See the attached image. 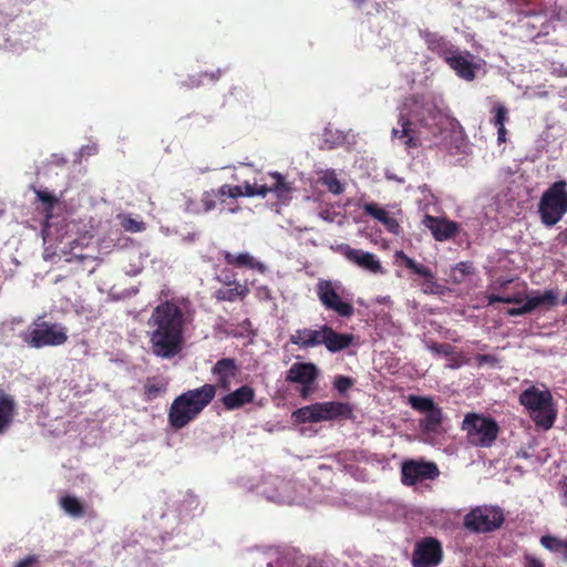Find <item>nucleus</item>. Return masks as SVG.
I'll return each mask as SVG.
<instances>
[{"label": "nucleus", "instance_id": "obj_27", "mask_svg": "<svg viewBox=\"0 0 567 567\" xmlns=\"http://www.w3.org/2000/svg\"><path fill=\"white\" fill-rule=\"evenodd\" d=\"M224 257L228 265H233L236 267H246L249 269H254L260 274H265L268 270L267 266L262 261L257 260L252 255H250L247 251L239 254L225 252Z\"/></svg>", "mask_w": 567, "mask_h": 567}, {"label": "nucleus", "instance_id": "obj_35", "mask_svg": "<svg viewBox=\"0 0 567 567\" xmlns=\"http://www.w3.org/2000/svg\"><path fill=\"white\" fill-rule=\"evenodd\" d=\"M21 327L22 320L20 318H12L1 323L0 333L8 341H10V339L16 334L20 336L23 339V334L25 332L21 331Z\"/></svg>", "mask_w": 567, "mask_h": 567}, {"label": "nucleus", "instance_id": "obj_31", "mask_svg": "<svg viewBox=\"0 0 567 567\" xmlns=\"http://www.w3.org/2000/svg\"><path fill=\"white\" fill-rule=\"evenodd\" d=\"M61 508L73 518H81L85 514L84 504L75 496L65 495L60 498Z\"/></svg>", "mask_w": 567, "mask_h": 567}, {"label": "nucleus", "instance_id": "obj_25", "mask_svg": "<svg viewBox=\"0 0 567 567\" xmlns=\"http://www.w3.org/2000/svg\"><path fill=\"white\" fill-rule=\"evenodd\" d=\"M323 340L322 344L326 349L331 353H336L349 348L353 343L354 337L349 333H339L327 326Z\"/></svg>", "mask_w": 567, "mask_h": 567}, {"label": "nucleus", "instance_id": "obj_32", "mask_svg": "<svg viewBox=\"0 0 567 567\" xmlns=\"http://www.w3.org/2000/svg\"><path fill=\"white\" fill-rule=\"evenodd\" d=\"M319 183L324 185L333 195H340L344 192L343 184L339 181L334 169H323L320 172Z\"/></svg>", "mask_w": 567, "mask_h": 567}, {"label": "nucleus", "instance_id": "obj_41", "mask_svg": "<svg viewBox=\"0 0 567 567\" xmlns=\"http://www.w3.org/2000/svg\"><path fill=\"white\" fill-rule=\"evenodd\" d=\"M219 197L239 198L241 197V186L224 184L218 189Z\"/></svg>", "mask_w": 567, "mask_h": 567}, {"label": "nucleus", "instance_id": "obj_11", "mask_svg": "<svg viewBox=\"0 0 567 567\" xmlns=\"http://www.w3.org/2000/svg\"><path fill=\"white\" fill-rule=\"evenodd\" d=\"M504 523V514L496 506H478L464 517V526L476 533H487L497 529Z\"/></svg>", "mask_w": 567, "mask_h": 567}, {"label": "nucleus", "instance_id": "obj_12", "mask_svg": "<svg viewBox=\"0 0 567 567\" xmlns=\"http://www.w3.org/2000/svg\"><path fill=\"white\" fill-rule=\"evenodd\" d=\"M446 63L457 76L465 81H473L484 66V61L481 58L458 48L447 58Z\"/></svg>", "mask_w": 567, "mask_h": 567}, {"label": "nucleus", "instance_id": "obj_50", "mask_svg": "<svg viewBox=\"0 0 567 567\" xmlns=\"http://www.w3.org/2000/svg\"><path fill=\"white\" fill-rule=\"evenodd\" d=\"M16 567H39V561L37 556L32 555L20 560Z\"/></svg>", "mask_w": 567, "mask_h": 567}, {"label": "nucleus", "instance_id": "obj_5", "mask_svg": "<svg viewBox=\"0 0 567 567\" xmlns=\"http://www.w3.org/2000/svg\"><path fill=\"white\" fill-rule=\"evenodd\" d=\"M316 293L328 311H332L342 318H350L354 313L351 295L338 280L319 279L316 285Z\"/></svg>", "mask_w": 567, "mask_h": 567}, {"label": "nucleus", "instance_id": "obj_2", "mask_svg": "<svg viewBox=\"0 0 567 567\" xmlns=\"http://www.w3.org/2000/svg\"><path fill=\"white\" fill-rule=\"evenodd\" d=\"M412 121L433 131V144L449 148L446 138L454 127V121L445 115L427 96H413L404 101L399 109V127L391 131L392 140H398L406 150L421 145L420 138L411 128Z\"/></svg>", "mask_w": 567, "mask_h": 567}, {"label": "nucleus", "instance_id": "obj_56", "mask_svg": "<svg viewBox=\"0 0 567 567\" xmlns=\"http://www.w3.org/2000/svg\"><path fill=\"white\" fill-rule=\"evenodd\" d=\"M563 497L564 503L567 505V477L563 481Z\"/></svg>", "mask_w": 567, "mask_h": 567}, {"label": "nucleus", "instance_id": "obj_4", "mask_svg": "<svg viewBox=\"0 0 567 567\" xmlns=\"http://www.w3.org/2000/svg\"><path fill=\"white\" fill-rule=\"evenodd\" d=\"M519 403L528 411L530 417L538 426L545 430L553 426L556 412L549 390H540L530 385L520 393Z\"/></svg>", "mask_w": 567, "mask_h": 567}, {"label": "nucleus", "instance_id": "obj_52", "mask_svg": "<svg viewBox=\"0 0 567 567\" xmlns=\"http://www.w3.org/2000/svg\"><path fill=\"white\" fill-rule=\"evenodd\" d=\"M161 392V388L153 383L145 384V393L148 398H155Z\"/></svg>", "mask_w": 567, "mask_h": 567}, {"label": "nucleus", "instance_id": "obj_42", "mask_svg": "<svg viewBox=\"0 0 567 567\" xmlns=\"http://www.w3.org/2000/svg\"><path fill=\"white\" fill-rule=\"evenodd\" d=\"M218 193L215 190L205 192L202 196L204 212L208 213L217 207Z\"/></svg>", "mask_w": 567, "mask_h": 567}, {"label": "nucleus", "instance_id": "obj_46", "mask_svg": "<svg viewBox=\"0 0 567 567\" xmlns=\"http://www.w3.org/2000/svg\"><path fill=\"white\" fill-rule=\"evenodd\" d=\"M353 385V380L349 377L338 375L333 381V386L340 393L348 391Z\"/></svg>", "mask_w": 567, "mask_h": 567}, {"label": "nucleus", "instance_id": "obj_13", "mask_svg": "<svg viewBox=\"0 0 567 567\" xmlns=\"http://www.w3.org/2000/svg\"><path fill=\"white\" fill-rule=\"evenodd\" d=\"M401 474L402 483L412 486L427 480H435L440 475V471L433 462L411 460L402 464Z\"/></svg>", "mask_w": 567, "mask_h": 567}, {"label": "nucleus", "instance_id": "obj_38", "mask_svg": "<svg viewBox=\"0 0 567 567\" xmlns=\"http://www.w3.org/2000/svg\"><path fill=\"white\" fill-rule=\"evenodd\" d=\"M241 186V197H255L259 196L265 198L268 195L266 184L257 185L245 182Z\"/></svg>", "mask_w": 567, "mask_h": 567}, {"label": "nucleus", "instance_id": "obj_9", "mask_svg": "<svg viewBox=\"0 0 567 567\" xmlns=\"http://www.w3.org/2000/svg\"><path fill=\"white\" fill-rule=\"evenodd\" d=\"M462 429L467 433L468 442L475 446H491L498 433V425L493 419L475 413L464 417Z\"/></svg>", "mask_w": 567, "mask_h": 567}, {"label": "nucleus", "instance_id": "obj_48", "mask_svg": "<svg viewBox=\"0 0 567 567\" xmlns=\"http://www.w3.org/2000/svg\"><path fill=\"white\" fill-rule=\"evenodd\" d=\"M256 297L260 301H268V300H271V298H272L271 291H270V289L267 286H259V287H257V289H256Z\"/></svg>", "mask_w": 567, "mask_h": 567}, {"label": "nucleus", "instance_id": "obj_43", "mask_svg": "<svg viewBox=\"0 0 567 567\" xmlns=\"http://www.w3.org/2000/svg\"><path fill=\"white\" fill-rule=\"evenodd\" d=\"M122 227L130 233H140L145 229V224L130 216H125L122 219Z\"/></svg>", "mask_w": 567, "mask_h": 567}, {"label": "nucleus", "instance_id": "obj_18", "mask_svg": "<svg viewBox=\"0 0 567 567\" xmlns=\"http://www.w3.org/2000/svg\"><path fill=\"white\" fill-rule=\"evenodd\" d=\"M239 372V367L235 359L223 358L218 360L212 368V374L215 378L216 386L223 390H229L234 379Z\"/></svg>", "mask_w": 567, "mask_h": 567}, {"label": "nucleus", "instance_id": "obj_3", "mask_svg": "<svg viewBox=\"0 0 567 567\" xmlns=\"http://www.w3.org/2000/svg\"><path fill=\"white\" fill-rule=\"evenodd\" d=\"M215 396L216 385L210 383L183 392L174 399L169 406V425L175 430L185 427L203 412Z\"/></svg>", "mask_w": 567, "mask_h": 567}, {"label": "nucleus", "instance_id": "obj_44", "mask_svg": "<svg viewBox=\"0 0 567 567\" xmlns=\"http://www.w3.org/2000/svg\"><path fill=\"white\" fill-rule=\"evenodd\" d=\"M0 49L19 52L22 48L18 45L17 39L12 41L8 33L0 28Z\"/></svg>", "mask_w": 567, "mask_h": 567}, {"label": "nucleus", "instance_id": "obj_36", "mask_svg": "<svg viewBox=\"0 0 567 567\" xmlns=\"http://www.w3.org/2000/svg\"><path fill=\"white\" fill-rule=\"evenodd\" d=\"M442 421V411L436 405L434 409L425 413L424 419L421 421V426L429 432H435Z\"/></svg>", "mask_w": 567, "mask_h": 567}, {"label": "nucleus", "instance_id": "obj_54", "mask_svg": "<svg viewBox=\"0 0 567 567\" xmlns=\"http://www.w3.org/2000/svg\"><path fill=\"white\" fill-rule=\"evenodd\" d=\"M97 152L96 145H86L80 148L79 155L80 156H90Z\"/></svg>", "mask_w": 567, "mask_h": 567}, {"label": "nucleus", "instance_id": "obj_49", "mask_svg": "<svg viewBox=\"0 0 567 567\" xmlns=\"http://www.w3.org/2000/svg\"><path fill=\"white\" fill-rule=\"evenodd\" d=\"M429 349L434 352V353H439V354H450L451 353V346L450 344H437V343H433L431 346H429Z\"/></svg>", "mask_w": 567, "mask_h": 567}, {"label": "nucleus", "instance_id": "obj_24", "mask_svg": "<svg viewBox=\"0 0 567 567\" xmlns=\"http://www.w3.org/2000/svg\"><path fill=\"white\" fill-rule=\"evenodd\" d=\"M268 176L274 179V184L271 186L266 185V189L268 194L272 193L276 198L282 203H288L292 197L293 187L291 183H289L282 174L279 172H269Z\"/></svg>", "mask_w": 567, "mask_h": 567}, {"label": "nucleus", "instance_id": "obj_21", "mask_svg": "<svg viewBox=\"0 0 567 567\" xmlns=\"http://www.w3.org/2000/svg\"><path fill=\"white\" fill-rule=\"evenodd\" d=\"M256 392L250 385H241L240 388L227 393L221 398L224 408L234 411L251 403L255 400Z\"/></svg>", "mask_w": 567, "mask_h": 567}, {"label": "nucleus", "instance_id": "obj_45", "mask_svg": "<svg viewBox=\"0 0 567 567\" xmlns=\"http://www.w3.org/2000/svg\"><path fill=\"white\" fill-rule=\"evenodd\" d=\"M344 140V136L341 133L337 132V137L334 138L332 135V131L330 128H326L323 133V143L327 145L328 148H332L336 145L342 143Z\"/></svg>", "mask_w": 567, "mask_h": 567}, {"label": "nucleus", "instance_id": "obj_10", "mask_svg": "<svg viewBox=\"0 0 567 567\" xmlns=\"http://www.w3.org/2000/svg\"><path fill=\"white\" fill-rule=\"evenodd\" d=\"M256 491L258 495L275 503L291 504L300 499L297 484L278 476L266 477L256 486Z\"/></svg>", "mask_w": 567, "mask_h": 567}, {"label": "nucleus", "instance_id": "obj_17", "mask_svg": "<svg viewBox=\"0 0 567 567\" xmlns=\"http://www.w3.org/2000/svg\"><path fill=\"white\" fill-rule=\"evenodd\" d=\"M422 224L431 231L435 240L444 241L454 237L460 226L457 223L447 220L442 217H434L431 215H424Z\"/></svg>", "mask_w": 567, "mask_h": 567}, {"label": "nucleus", "instance_id": "obj_51", "mask_svg": "<svg viewBox=\"0 0 567 567\" xmlns=\"http://www.w3.org/2000/svg\"><path fill=\"white\" fill-rule=\"evenodd\" d=\"M525 313H529L528 311V307H526V305L524 303L522 307H518V308H509L507 310V315L511 316V317H515V316H522V315H525Z\"/></svg>", "mask_w": 567, "mask_h": 567}, {"label": "nucleus", "instance_id": "obj_6", "mask_svg": "<svg viewBox=\"0 0 567 567\" xmlns=\"http://www.w3.org/2000/svg\"><path fill=\"white\" fill-rule=\"evenodd\" d=\"M567 213V183L557 181L542 195L538 204V214L542 223L551 227Z\"/></svg>", "mask_w": 567, "mask_h": 567}, {"label": "nucleus", "instance_id": "obj_28", "mask_svg": "<svg viewBox=\"0 0 567 567\" xmlns=\"http://www.w3.org/2000/svg\"><path fill=\"white\" fill-rule=\"evenodd\" d=\"M558 303V293L553 289H547L544 292L532 293L526 297L525 305L528 307V311L532 312L535 309L548 306L554 307Z\"/></svg>", "mask_w": 567, "mask_h": 567}, {"label": "nucleus", "instance_id": "obj_53", "mask_svg": "<svg viewBox=\"0 0 567 567\" xmlns=\"http://www.w3.org/2000/svg\"><path fill=\"white\" fill-rule=\"evenodd\" d=\"M524 567H545V565L533 556H526Z\"/></svg>", "mask_w": 567, "mask_h": 567}, {"label": "nucleus", "instance_id": "obj_15", "mask_svg": "<svg viewBox=\"0 0 567 567\" xmlns=\"http://www.w3.org/2000/svg\"><path fill=\"white\" fill-rule=\"evenodd\" d=\"M318 377L319 369L315 363L296 362L287 371L286 381L300 384V395L306 399L315 391V381Z\"/></svg>", "mask_w": 567, "mask_h": 567}, {"label": "nucleus", "instance_id": "obj_61", "mask_svg": "<svg viewBox=\"0 0 567 567\" xmlns=\"http://www.w3.org/2000/svg\"><path fill=\"white\" fill-rule=\"evenodd\" d=\"M229 212H230V213H233V214H234V213H237V212H238V207L230 208V209H229Z\"/></svg>", "mask_w": 567, "mask_h": 567}, {"label": "nucleus", "instance_id": "obj_58", "mask_svg": "<svg viewBox=\"0 0 567 567\" xmlns=\"http://www.w3.org/2000/svg\"><path fill=\"white\" fill-rule=\"evenodd\" d=\"M188 503H189V505H194L195 507L198 506L197 499L195 497H193V496L188 499Z\"/></svg>", "mask_w": 567, "mask_h": 567}, {"label": "nucleus", "instance_id": "obj_39", "mask_svg": "<svg viewBox=\"0 0 567 567\" xmlns=\"http://www.w3.org/2000/svg\"><path fill=\"white\" fill-rule=\"evenodd\" d=\"M35 196L39 202L45 205L48 212L59 203V198L48 189H35Z\"/></svg>", "mask_w": 567, "mask_h": 567}, {"label": "nucleus", "instance_id": "obj_23", "mask_svg": "<svg viewBox=\"0 0 567 567\" xmlns=\"http://www.w3.org/2000/svg\"><path fill=\"white\" fill-rule=\"evenodd\" d=\"M511 281L512 280L495 281L491 285L489 290H492V292H488L486 296L488 305L495 302L522 303L524 301V297L520 292L506 293L503 291Z\"/></svg>", "mask_w": 567, "mask_h": 567}, {"label": "nucleus", "instance_id": "obj_22", "mask_svg": "<svg viewBox=\"0 0 567 567\" xmlns=\"http://www.w3.org/2000/svg\"><path fill=\"white\" fill-rule=\"evenodd\" d=\"M364 214L380 221L389 233L400 235L402 229L399 221L384 208L374 203H367L363 205Z\"/></svg>", "mask_w": 567, "mask_h": 567}, {"label": "nucleus", "instance_id": "obj_19", "mask_svg": "<svg viewBox=\"0 0 567 567\" xmlns=\"http://www.w3.org/2000/svg\"><path fill=\"white\" fill-rule=\"evenodd\" d=\"M327 324L320 326L318 329H297L295 333L290 336V343L298 346L302 349L315 348L323 343V337Z\"/></svg>", "mask_w": 567, "mask_h": 567}, {"label": "nucleus", "instance_id": "obj_47", "mask_svg": "<svg viewBox=\"0 0 567 567\" xmlns=\"http://www.w3.org/2000/svg\"><path fill=\"white\" fill-rule=\"evenodd\" d=\"M476 361L480 367L485 364L495 365L497 363V358L493 354H477Z\"/></svg>", "mask_w": 567, "mask_h": 567}, {"label": "nucleus", "instance_id": "obj_37", "mask_svg": "<svg viewBox=\"0 0 567 567\" xmlns=\"http://www.w3.org/2000/svg\"><path fill=\"white\" fill-rule=\"evenodd\" d=\"M409 403L414 410L424 414L436 406L431 398L420 395H410Z\"/></svg>", "mask_w": 567, "mask_h": 567}, {"label": "nucleus", "instance_id": "obj_60", "mask_svg": "<svg viewBox=\"0 0 567 567\" xmlns=\"http://www.w3.org/2000/svg\"><path fill=\"white\" fill-rule=\"evenodd\" d=\"M352 2L357 3V4H361L363 3L365 0H351Z\"/></svg>", "mask_w": 567, "mask_h": 567}, {"label": "nucleus", "instance_id": "obj_20", "mask_svg": "<svg viewBox=\"0 0 567 567\" xmlns=\"http://www.w3.org/2000/svg\"><path fill=\"white\" fill-rule=\"evenodd\" d=\"M420 34L425 41L427 49L441 56L445 62L456 50V47L452 42L437 33L421 31Z\"/></svg>", "mask_w": 567, "mask_h": 567}, {"label": "nucleus", "instance_id": "obj_62", "mask_svg": "<svg viewBox=\"0 0 567 567\" xmlns=\"http://www.w3.org/2000/svg\"><path fill=\"white\" fill-rule=\"evenodd\" d=\"M267 567H272V563H268V564H267Z\"/></svg>", "mask_w": 567, "mask_h": 567}, {"label": "nucleus", "instance_id": "obj_40", "mask_svg": "<svg viewBox=\"0 0 567 567\" xmlns=\"http://www.w3.org/2000/svg\"><path fill=\"white\" fill-rule=\"evenodd\" d=\"M422 282V291L424 293L436 295L442 291V287L437 284L436 277L433 271L430 272L429 276H424Z\"/></svg>", "mask_w": 567, "mask_h": 567}, {"label": "nucleus", "instance_id": "obj_7", "mask_svg": "<svg viewBox=\"0 0 567 567\" xmlns=\"http://www.w3.org/2000/svg\"><path fill=\"white\" fill-rule=\"evenodd\" d=\"M351 414L348 403L327 401L302 406L292 413L297 423H318L347 417Z\"/></svg>", "mask_w": 567, "mask_h": 567}, {"label": "nucleus", "instance_id": "obj_30", "mask_svg": "<svg viewBox=\"0 0 567 567\" xmlns=\"http://www.w3.org/2000/svg\"><path fill=\"white\" fill-rule=\"evenodd\" d=\"M395 259L396 262L404 266L406 269H409L411 272L419 277L429 276L432 271L427 266L420 264L409 257L403 250L395 251Z\"/></svg>", "mask_w": 567, "mask_h": 567}, {"label": "nucleus", "instance_id": "obj_55", "mask_svg": "<svg viewBox=\"0 0 567 567\" xmlns=\"http://www.w3.org/2000/svg\"><path fill=\"white\" fill-rule=\"evenodd\" d=\"M220 75V71L218 70L216 73H205L202 76L208 78L210 81H216Z\"/></svg>", "mask_w": 567, "mask_h": 567}, {"label": "nucleus", "instance_id": "obj_59", "mask_svg": "<svg viewBox=\"0 0 567 567\" xmlns=\"http://www.w3.org/2000/svg\"><path fill=\"white\" fill-rule=\"evenodd\" d=\"M561 305L567 306V292L565 293L564 298L561 299Z\"/></svg>", "mask_w": 567, "mask_h": 567}, {"label": "nucleus", "instance_id": "obj_1", "mask_svg": "<svg viewBox=\"0 0 567 567\" xmlns=\"http://www.w3.org/2000/svg\"><path fill=\"white\" fill-rule=\"evenodd\" d=\"M194 310L186 299H173L157 305L147 324L151 350L154 355L171 359L177 355L184 346L185 328L193 321Z\"/></svg>", "mask_w": 567, "mask_h": 567}, {"label": "nucleus", "instance_id": "obj_8", "mask_svg": "<svg viewBox=\"0 0 567 567\" xmlns=\"http://www.w3.org/2000/svg\"><path fill=\"white\" fill-rule=\"evenodd\" d=\"M66 340L68 330L65 327L44 320L34 321L23 334V341L35 349L62 346Z\"/></svg>", "mask_w": 567, "mask_h": 567}, {"label": "nucleus", "instance_id": "obj_29", "mask_svg": "<svg viewBox=\"0 0 567 567\" xmlns=\"http://www.w3.org/2000/svg\"><path fill=\"white\" fill-rule=\"evenodd\" d=\"M492 112L494 113L492 123L497 128V142L501 144L506 142L505 122L507 121V109L503 104L497 103L493 106Z\"/></svg>", "mask_w": 567, "mask_h": 567}, {"label": "nucleus", "instance_id": "obj_33", "mask_svg": "<svg viewBox=\"0 0 567 567\" xmlns=\"http://www.w3.org/2000/svg\"><path fill=\"white\" fill-rule=\"evenodd\" d=\"M249 292V289L246 285H241L239 282H235V286L231 288L219 289L216 292V297L219 300L225 301H235L238 298H245Z\"/></svg>", "mask_w": 567, "mask_h": 567}, {"label": "nucleus", "instance_id": "obj_16", "mask_svg": "<svg viewBox=\"0 0 567 567\" xmlns=\"http://www.w3.org/2000/svg\"><path fill=\"white\" fill-rule=\"evenodd\" d=\"M334 250L341 254L349 262L371 274H384L380 259L372 252L352 248L348 244L338 245Z\"/></svg>", "mask_w": 567, "mask_h": 567}, {"label": "nucleus", "instance_id": "obj_34", "mask_svg": "<svg viewBox=\"0 0 567 567\" xmlns=\"http://www.w3.org/2000/svg\"><path fill=\"white\" fill-rule=\"evenodd\" d=\"M540 544L551 553L560 555L567 560V540L559 539L554 536H543Z\"/></svg>", "mask_w": 567, "mask_h": 567}, {"label": "nucleus", "instance_id": "obj_57", "mask_svg": "<svg viewBox=\"0 0 567 567\" xmlns=\"http://www.w3.org/2000/svg\"><path fill=\"white\" fill-rule=\"evenodd\" d=\"M308 567H323V565L320 561H311Z\"/></svg>", "mask_w": 567, "mask_h": 567}, {"label": "nucleus", "instance_id": "obj_14", "mask_svg": "<svg viewBox=\"0 0 567 567\" xmlns=\"http://www.w3.org/2000/svg\"><path fill=\"white\" fill-rule=\"evenodd\" d=\"M441 543L433 537H425L415 544L412 554L413 567H435L442 561Z\"/></svg>", "mask_w": 567, "mask_h": 567}, {"label": "nucleus", "instance_id": "obj_26", "mask_svg": "<svg viewBox=\"0 0 567 567\" xmlns=\"http://www.w3.org/2000/svg\"><path fill=\"white\" fill-rule=\"evenodd\" d=\"M17 414V402L8 393L0 392V434H3L13 423Z\"/></svg>", "mask_w": 567, "mask_h": 567}]
</instances>
